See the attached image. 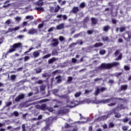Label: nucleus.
I'll return each instance as SVG.
<instances>
[{"label": "nucleus", "instance_id": "1", "mask_svg": "<svg viewBox=\"0 0 131 131\" xmlns=\"http://www.w3.org/2000/svg\"><path fill=\"white\" fill-rule=\"evenodd\" d=\"M120 63L117 62H114L112 63H103L101 64L102 68H105L106 69H110L112 67H115L116 66H119Z\"/></svg>", "mask_w": 131, "mask_h": 131}, {"label": "nucleus", "instance_id": "2", "mask_svg": "<svg viewBox=\"0 0 131 131\" xmlns=\"http://www.w3.org/2000/svg\"><path fill=\"white\" fill-rule=\"evenodd\" d=\"M22 44L20 42L14 43L12 46L13 48L10 49L8 52V53H13V52H15V51H16V49L20 48V46Z\"/></svg>", "mask_w": 131, "mask_h": 131}, {"label": "nucleus", "instance_id": "3", "mask_svg": "<svg viewBox=\"0 0 131 131\" xmlns=\"http://www.w3.org/2000/svg\"><path fill=\"white\" fill-rule=\"evenodd\" d=\"M119 50H117L115 53V56L116 57H117V56L119 55L118 57L116 59V61L121 60V58H122V54L119 53Z\"/></svg>", "mask_w": 131, "mask_h": 131}, {"label": "nucleus", "instance_id": "4", "mask_svg": "<svg viewBox=\"0 0 131 131\" xmlns=\"http://www.w3.org/2000/svg\"><path fill=\"white\" fill-rule=\"evenodd\" d=\"M37 33V30L35 29H31L28 31V34H30V35L35 34V33Z\"/></svg>", "mask_w": 131, "mask_h": 131}, {"label": "nucleus", "instance_id": "5", "mask_svg": "<svg viewBox=\"0 0 131 131\" xmlns=\"http://www.w3.org/2000/svg\"><path fill=\"white\" fill-rule=\"evenodd\" d=\"M24 97H25L24 94H20L18 95V97H17L15 98V102H19V101H20V100H22V99H24Z\"/></svg>", "mask_w": 131, "mask_h": 131}, {"label": "nucleus", "instance_id": "6", "mask_svg": "<svg viewBox=\"0 0 131 131\" xmlns=\"http://www.w3.org/2000/svg\"><path fill=\"white\" fill-rule=\"evenodd\" d=\"M123 37L126 40H129L131 38V35H129V33H126L123 35Z\"/></svg>", "mask_w": 131, "mask_h": 131}, {"label": "nucleus", "instance_id": "7", "mask_svg": "<svg viewBox=\"0 0 131 131\" xmlns=\"http://www.w3.org/2000/svg\"><path fill=\"white\" fill-rule=\"evenodd\" d=\"M40 53V50H38V51L34 52L33 53V56L34 58H37V57H39Z\"/></svg>", "mask_w": 131, "mask_h": 131}, {"label": "nucleus", "instance_id": "8", "mask_svg": "<svg viewBox=\"0 0 131 131\" xmlns=\"http://www.w3.org/2000/svg\"><path fill=\"white\" fill-rule=\"evenodd\" d=\"M52 41V45L53 47H57L59 45V41L57 39H53Z\"/></svg>", "mask_w": 131, "mask_h": 131}, {"label": "nucleus", "instance_id": "9", "mask_svg": "<svg viewBox=\"0 0 131 131\" xmlns=\"http://www.w3.org/2000/svg\"><path fill=\"white\" fill-rule=\"evenodd\" d=\"M35 5L38 7H41V6L43 5V1L42 0H39L35 3Z\"/></svg>", "mask_w": 131, "mask_h": 131}, {"label": "nucleus", "instance_id": "10", "mask_svg": "<svg viewBox=\"0 0 131 131\" xmlns=\"http://www.w3.org/2000/svg\"><path fill=\"white\" fill-rule=\"evenodd\" d=\"M57 60H58V58H56L55 57H53V58L49 60L48 63L49 64H52V63H54V62H55V61H57Z\"/></svg>", "mask_w": 131, "mask_h": 131}, {"label": "nucleus", "instance_id": "11", "mask_svg": "<svg viewBox=\"0 0 131 131\" xmlns=\"http://www.w3.org/2000/svg\"><path fill=\"white\" fill-rule=\"evenodd\" d=\"M35 9L36 11H40V12H45V9L42 7H35Z\"/></svg>", "mask_w": 131, "mask_h": 131}, {"label": "nucleus", "instance_id": "12", "mask_svg": "<svg viewBox=\"0 0 131 131\" xmlns=\"http://www.w3.org/2000/svg\"><path fill=\"white\" fill-rule=\"evenodd\" d=\"M62 28H64V24H61L60 25H58L57 27H56V29L58 30H60L61 29H62Z\"/></svg>", "mask_w": 131, "mask_h": 131}, {"label": "nucleus", "instance_id": "13", "mask_svg": "<svg viewBox=\"0 0 131 131\" xmlns=\"http://www.w3.org/2000/svg\"><path fill=\"white\" fill-rule=\"evenodd\" d=\"M107 118L108 116H102L98 118V120H105Z\"/></svg>", "mask_w": 131, "mask_h": 131}, {"label": "nucleus", "instance_id": "14", "mask_svg": "<svg viewBox=\"0 0 131 131\" xmlns=\"http://www.w3.org/2000/svg\"><path fill=\"white\" fill-rule=\"evenodd\" d=\"M40 110H47V109H48V107H47V105L46 104H42V105L40 106Z\"/></svg>", "mask_w": 131, "mask_h": 131}, {"label": "nucleus", "instance_id": "15", "mask_svg": "<svg viewBox=\"0 0 131 131\" xmlns=\"http://www.w3.org/2000/svg\"><path fill=\"white\" fill-rule=\"evenodd\" d=\"M127 89V85H122L121 86V91H125Z\"/></svg>", "mask_w": 131, "mask_h": 131}, {"label": "nucleus", "instance_id": "16", "mask_svg": "<svg viewBox=\"0 0 131 131\" xmlns=\"http://www.w3.org/2000/svg\"><path fill=\"white\" fill-rule=\"evenodd\" d=\"M56 82H57L58 83H59V82H61L62 80L61 79V76L56 77Z\"/></svg>", "mask_w": 131, "mask_h": 131}, {"label": "nucleus", "instance_id": "17", "mask_svg": "<svg viewBox=\"0 0 131 131\" xmlns=\"http://www.w3.org/2000/svg\"><path fill=\"white\" fill-rule=\"evenodd\" d=\"M111 101H112V99H106L103 100L102 102L103 104H106V103H108V102H111Z\"/></svg>", "mask_w": 131, "mask_h": 131}, {"label": "nucleus", "instance_id": "18", "mask_svg": "<svg viewBox=\"0 0 131 131\" xmlns=\"http://www.w3.org/2000/svg\"><path fill=\"white\" fill-rule=\"evenodd\" d=\"M91 20L93 24H96L98 22V20H97V19L95 18H92Z\"/></svg>", "mask_w": 131, "mask_h": 131}, {"label": "nucleus", "instance_id": "19", "mask_svg": "<svg viewBox=\"0 0 131 131\" xmlns=\"http://www.w3.org/2000/svg\"><path fill=\"white\" fill-rule=\"evenodd\" d=\"M110 28V27H109V26H106L103 27V31H108V30H109Z\"/></svg>", "mask_w": 131, "mask_h": 131}, {"label": "nucleus", "instance_id": "20", "mask_svg": "<svg viewBox=\"0 0 131 131\" xmlns=\"http://www.w3.org/2000/svg\"><path fill=\"white\" fill-rule=\"evenodd\" d=\"M60 9H61V7H60L59 5H57L55 9V13H57V12H59V10H60Z\"/></svg>", "mask_w": 131, "mask_h": 131}, {"label": "nucleus", "instance_id": "21", "mask_svg": "<svg viewBox=\"0 0 131 131\" xmlns=\"http://www.w3.org/2000/svg\"><path fill=\"white\" fill-rule=\"evenodd\" d=\"M81 95V92H77L76 94H75L74 96L75 98H78Z\"/></svg>", "mask_w": 131, "mask_h": 131}, {"label": "nucleus", "instance_id": "22", "mask_svg": "<svg viewBox=\"0 0 131 131\" xmlns=\"http://www.w3.org/2000/svg\"><path fill=\"white\" fill-rule=\"evenodd\" d=\"M73 13H77L78 12V7H74L73 9Z\"/></svg>", "mask_w": 131, "mask_h": 131}, {"label": "nucleus", "instance_id": "23", "mask_svg": "<svg viewBox=\"0 0 131 131\" xmlns=\"http://www.w3.org/2000/svg\"><path fill=\"white\" fill-rule=\"evenodd\" d=\"M121 74H122L121 73H116L115 74V75L116 77H117L118 78H119V77H120Z\"/></svg>", "mask_w": 131, "mask_h": 131}, {"label": "nucleus", "instance_id": "24", "mask_svg": "<svg viewBox=\"0 0 131 131\" xmlns=\"http://www.w3.org/2000/svg\"><path fill=\"white\" fill-rule=\"evenodd\" d=\"M26 19H27L29 20H32V19H33V16L31 15H28L26 17Z\"/></svg>", "mask_w": 131, "mask_h": 131}, {"label": "nucleus", "instance_id": "25", "mask_svg": "<svg viewBox=\"0 0 131 131\" xmlns=\"http://www.w3.org/2000/svg\"><path fill=\"white\" fill-rule=\"evenodd\" d=\"M101 46H103V43H96L94 47H101Z\"/></svg>", "mask_w": 131, "mask_h": 131}, {"label": "nucleus", "instance_id": "26", "mask_svg": "<svg viewBox=\"0 0 131 131\" xmlns=\"http://www.w3.org/2000/svg\"><path fill=\"white\" fill-rule=\"evenodd\" d=\"M59 39L60 41H64V40H65V38L62 36H60L59 37Z\"/></svg>", "mask_w": 131, "mask_h": 131}, {"label": "nucleus", "instance_id": "27", "mask_svg": "<svg viewBox=\"0 0 131 131\" xmlns=\"http://www.w3.org/2000/svg\"><path fill=\"white\" fill-rule=\"evenodd\" d=\"M51 57V54H47L43 57V59H48Z\"/></svg>", "mask_w": 131, "mask_h": 131}, {"label": "nucleus", "instance_id": "28", "mask_svg": "<svg viewBox=\"0 0 131 131\" xmlns=\"http://www.w3.org/2000/svg\"><path fill=\"white\" fill-rule=\"evenodd\" d=\"M30 59V57H29V56H27L24 57V61L26 62V61H28V60H29Z\"/></svg>", "mask_w": 131, "mask_h": 131}, {"label": "nucleus", "instance_id": "29", "mask_svg": "<svg viewBox=\"0 0 131 131\" xmlns=\"http://www.w3.org/2000/svg\"><path fill=\"white\" fill-rule=\"evenodd\" d=\"M125 30V28L123 27H121L120 28V32H123V31H124Z\"/></svg>", "mask_w": 131, "mask_h": 131}, {"label": "nucleus", "instance_id": "30", "mask_svg": "<svg viewBox=\"0 0 131 131\" xmlns=\"http://www.w3.org/2000/svg\"><path fill=\"white\" fill-rule=\"evenodd\" d=\"M102 40H103V41H107L108 40V37L107 36L103 37Z\"/></svg>", "mask_w": 131, "mask_h": 131}, {"label": "nucleus", "instance_id": "31", "mask_svg": "<svg viewBox=\"0 0 131 131\" xmlns=\"http://www.w3.org/2000/svg\"><path fill=\"white\" fill-rule=\"evenodd\" d=\"M13 31H15L14 28H9V29H8L7 33H8V32H13Z\"/></svg>", "mask_w": 131, "mask_h": 131}, {"label": "nucleus", "instance_id": "32", "mask_svg": "<svg viewBox=\"0 0 131 131\" xmlns=\"http://www.w3.org/2000/svg\"><path fill=\"white\" fill-rule=\"evenodd\" d=\"M15 20H16V21H20V20H21V17H20V16H17V17H16L15 18Z\"/></svg>", "mask_w": 131, "mask_h": 131}, {"label": "nucleus", "instance_id": "33", "mask_svg": "<svg viewBox=\"0 0 131 131\" xmlns=\"http://www.w3.org/2000/svg\"><path fill=\"white\" fill-rule=\"evenodd\" d=\"M11 78L12 80H15V79H16V75H11Z\"/></svg>", "mask_w": 131, "mask_h": 131}, {"label": "nucleus", "instance_id": "34", "mask_svg": "<svg viewBox=\"0 0 131 131\" xmlns=\"http://www.w3.org/2000/svg\"><path fill=\"white\" fill-rule=\"evenodd\" d=\"M115 116V117H116V118H120V117H121V115H120V114H116Z\"/></svg>", "mask_w": 131, "mask_h": 131}, {"label": "nucleus", "instance_id": "35", "mask_svg": "<svg viewBox=\"0 0 131 131\" xmlns=\"http://www.w3.org/2000/svg\"><path fill=\"white\" fill-rule=\"evenodd\" d=\"M47 110L50 112H53L54 111V108H53V107H47Z\"/></svg>", "mask_w": 131, "mask_h": 131}, {"label": "nucleus", "instance_id": "36", "mask_svg": "<svg viewBox=\"0 0 131 131\" xmlns=\"http://www.w3.org/2000/svg\"><path fill=\"white\" fill-rule=\"evenodd\" d=\"M100 93V89H99V88H97L96 90V92L95 93V95H96V96H97V95Z\"/></svg>", "mask_w": 131, "mask_h": 131}, {"label": "nucleus", "instance_id": "37", "mask_svg": "<svg viewBox=\"0 0 131 131\" xmlns=\"http://www.w3.org/2000/svg\"><path fill=\"white\" fill-rule=\"evenodd\" d=\"M105 53H106V51L105 50H101L100 51L99 54L100 55H104V54H105Z\"/></svg>", "mask_w": 131, "mask_h": 131}, {"label": "nucleus", "instance_id": "38", "mask_svg": "<svg viewBox=\"0 0 131 131\" xmlns=\"http://www.w3.org/2000/svg\"><path fill=\"white\" fill-rule=\"evenodd\" d=\"M26 126H25V124H23L22 125V129H23V131H26Z\"/></svg>", "mask_w": 131, "mask_h": 131}, {"label": "nucleus", "instance_id": "39", "mask_svg": "<svg viewBox=\"0 0 131 131\" xmlns=\"http://www.w3.org/2000/svg\"><path fill=\"white\" fill-rule=\"evenodd\" d=\"M123 130L126 131L127 130V127L126 126H124L122 127Z\"/></svg>", "mask_w": 131, "mask_h": 131}, {"label": "nucleus", "instance_id": "40", "mask_svg": "<svg viewBox=\"0 0 131 131\" xmlns=\"http://www.w3.org/2000/svg\"><path fill=\"white\" fill-rule=\"evenodd\" d=\"M36 73H40V72H41V69H37L36 70Z\"/></svg>", "mask_w": 131, "mask_h": 131}, {"label": "nucleus", "instance_id": "41", "mask_svg": "<svg viewBox=\"0 0 131 131\" xmlns=\"http://www.w3.org/2000/svg\"><path fill=\"white\" fill-rule=\"evenodd\" d=\"M122 120L123 121V122H127L128 121V119L127 118H126Z\"/></svg>", "mask_w": 131, "mask_h": 131}, {"label": "nucleus", "instance_id": "42", "mask_svg": "<svg viewBox=\"0 0 131 131\" xmlns=\"http://www.w3.org/2000/svg\"><path fill=\"white\" fill-rule=\"evenodd\" d=\"M43 82L41 80H39L38 81L36 82V83H38V84H41Z\"/></svg>", "mask_w": 131, "mask_h": 131}, {"label": "nucleus", "instance_id": "43", "mask_svg": "<svg viewBox=\"0 0 131 131\" xmlns=\"http://www.w3.org/2000/svg\"><path fill=\"white\" fill-rule=\"evenodd\" d=\"M13 114L15 115V116H19V113H18V112H14L13 113Z\"/></svg>", "mask_w": 131, "mask_h": 131}, {"label": "nucleus", "instance_id": "44", "mask_svg": "<svg viewBox=\"0 0 131 131\" xmlns=\"http://www.w3.org/2000/svg\"><path fill=\"white\" fill-rule=\"evenodd\" d=\"M77 61V60H76V59H75V58L72 59V63H76Z\"/></svg>", "mask_w": 131, "mask_h": 131}, {"label": "nucleus", "instance_id": "45", "mask_svg": "<svg viewBox=\"0 0 131 131\" xmlns=\"http://www.w3.org/2000/svg\"><path fill=\"white\" fill-rule=\"evenodd\" d=\"M125 70H129V67L127 66H124Z\"/></svg>", "mask_w": 131, "mask_h": 131}, {"label": "nucleus", "instance_id": "46", "mask_svg": "<svg viewBox=\"0 0 131 131\" xmlns=\"http://www.w3.org/2000/svg\"><path fill=\"white\" fill-rule=\"evenodd\" d=\"M6 106H11L12 105V102H6Z\"/></svg>", "mask_w": 131, "mask_h": 131}, {"label": "nucleus", "instance_id": "47", "mask_svg": "<svg viewBox=\"0 0 131 131\" xmlns=\"http://www.w3.org/2000/svg\"><path fill=\"white\" fill-rule=\"evenodd\" d=\"M32 50H33V48H30L29 51H26L24 54H27L28 53H29Z\"/></svg>", "mask_w": 131, "mask_h": 131}, {"label": "nucleus", "instance_id": "48", "mask_svg": "<svg viewBox=\"0 0 131 131\" xmlns=\"http://www.w3.org/2000/svg\"><path fill=\"white\" fill-rule=\"evenodd\" d=\"M32 50H33V48H30L29 51H26L24 54H27L28 53H29Z\"/></svg>", "mask_w": 131, "mask_h": 131}, {"label": "nucleus", "instance_id": "49", "mask_svg": "<svg viewBox=\"0 0 131 131\" xmlns=\"http://www.w3.org/2000/svg\"><path fill=\"white\" fill-rule=\"evenodd\" d=\"M84 6H85V4L84 3H82L80 5V8H83L84 7Z\"/></svg>", "mask_w": 131, "mask_h": 131}, {"label": "nucleus", "instance_id": "50", "mask_svg": "<svg viewBox=\"0 0 131 131\" xmlns=\"http://www.w3.org/2000/svg\"><path fill=\"white\" fill-rule=\"evenodd\" d=\"M114 126V124L113 123H110L109 124V127H113Z\"/></svg>", "mask_w": 131, "mask_h": 131}, {"label": "nucleus", "instance_id": "51", "mask_svg": "<svg viewBox=\"0 0 131 131\" xmlns=\"http://www.w3.org/2000/svg\"><path fill=\"white\" fill-rule=\"evenodd\" d=\"M93 90H85V94H89V93H91Z\"/></svg>", "mask_w": 131, "mask_h": 131}, {"label": "nucleus", "instance_id": "52", "mask_svg": "<svg viewBox=\"0 0 131 131\" xmlns=\"http://www.w3.org/2000/svg\"><path fill=\"white\" fill-rule=\"evenodd\" d=\"M14 31H16V30H19L20 29V27H16L14 28Z\"/></svg>", "mask_w": 131, "mask_h": 131}, {"label": "nucleus", "instance_id": "53", "mask_svg": "<svg viewBox=\"0 0 131 131\" xmlns=\"http://www.w3.org/2000/svg\"><path fill=\"white\" fill-rule=\"evenodd\" d=\"M93 32H94V31H91V30H88V34H92Z\"/></svg>", "mask_w": 131, "mask_h": 131}, {"label": "nucleus", "instance_id": "54", "mask_svg": "<svg viewBox=\"0 0 131 131\" xmlns=\"http://www.w3.org/2000/svg\"><path fill=\"white\" fill-rule=\"evenodd\" d=\"M76 45H77V43H72V44L70 46V48H72V47H73V46H76Z\"/></svg>", "mask_w": 131, "mask_h": 131}, {"label": "nucleus", "instance_id": "55", "mask_svg": "<svg viewBox=\"0 0 131 131\" xmlns=\"http://www.w3.org/2000/svg\"><path fill=\"white\" fill-rule=\"evenodd\" d=\"M62 17H63V20L67 19V16H66V15H62Z\"/></svg>", "mask_w": 131, "mask_h": 131}, {"label": "nucleus", "instance_id": "56", "mask_svg": "<svg viewBox=\"0 0 131 131\" xmlns=\"http://www.w3.org/2000/svg\"><path fill=\"white\" fill-rule=\"evenodd\" d=\"M19 129H20V126L13 128V130H19Z\"/></svg>", "mask_w": 131, "mask_h": 131}, {"label": "nucleus", "instance_id": "57", "mask_svg": "<svg viewBox=\"0 0 131 131\" xmlns=\"http://www.w3.org/2000/svg\"><path fill=\"white\" fill-rule=\"evenodd\" d=\"M43 26V24H40L38 25V28H41Z\"/></svg>", "mask_w": 131, "mask_h": 131}, {"label": "nucleus", "instance_id": "58", "mask_svg": "<svg viewBox=\"0 0 131 131\" xmlns=\"http://www.w3.org/2000/svg\"><path fill=\"white\" fill-rule=\"evenodd\" d=\"M6 24H10V23H11V20L10 19H8L6 21Z\"/></svg>", "mask_w": 131, "mask_h": 131}, {"label": "nucleus", "instance_id": "59", "mask_svg": "<svg viewBox=\"0 0 131 131\" xmlns=\"http://www.w3.org/2000/svg\"><path fill=\"white\" fill-rule=\"evenodd\" d=\"M23 68L21 67L17 69V71H22Z\"/></svg>", "mask_w": 131, "mask_h": 131}, {"label": "nucleus", "instance_id": "60", "mask_svg": "<svg viewBox=\"0 0 131 131\" xmlns=\"http://www.w3.org/2000/svg\"><path fill=\"white\" fill-rule=\"evenodd\" d=\"M71 80H72V77H68V81H71Z\"/></svg>", "mask_w": 131, "mask_h": 131}, {"label": "nucleus", "instance_id": "61", "mask_svg": "<svg viewBox=\"0 0 131 131\" xmlns=\"http://www.w3.org/2000/svg\"><path fill=\"white\" fill-rule=\"evenodd\" d=\"M40 89L41 90V91H45V87H43V86H41L40 87Z\"/></svg>", "mask_w": 131, "mask_h": 131}, {"label": "nucleus", "instance_id": "62", "mask_svg": "<svg viewBox=\"0 0 131 131\" xmlns=\"http://www.w3.org/2000/svg\"><path fill=\"white\" fill-rule=\"evenodd\" d=\"M56 17H57V18H62V14H59V15H57Z\"/></svg>", "mask_w": 131, "mask_h": 131}, {"label": "nucleus", "instance_id": "63", "mask_svg": "<svg viewBox=\"0 0 131 131\" xmlns=\"http://www.w3.org/2000/svg\"><path fill=\"white\" fill-rule=\"evenodd\" d=\"M24 37V35H19L17 37V38H23Z\"/></svg>", "mask_w": 131, "mask_h": 131}, {"label": "nucleus", "instance_id": "64", "mask_svg": "<svg viewBox=\"0 0 131 131\" xmlns=\"http://www.w3.org/2000/svg\"><path fill=\"white\" fill-rule=\"evenodd\" d=\"M109 106H114L115 105V103H112L108 104Z\"/></svg>", "mask_w": 131, "mask_h": 131}]
</instances>
